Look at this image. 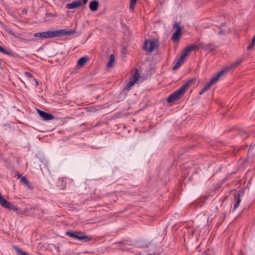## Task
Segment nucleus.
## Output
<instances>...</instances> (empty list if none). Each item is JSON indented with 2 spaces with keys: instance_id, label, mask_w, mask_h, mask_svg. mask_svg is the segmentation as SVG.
I'll return each instance as SVG.
<instances>
[{
  "instance_id": "nucleus-27",
  "label": "nucleus",
  "mask_w": 255,
  "mask_h": 255,
  "mask_svg": "<svg viewBox=\"0 0 255 255\" xmlns=\"http://www.w3.org/2000/svg\"><path fill=\"white\" fill-rule=\"evenodd\" d=\"M58 182H61L62 185H63L64 186H65L66 185V183L64 181V178H59L58 180Z\"/></svg>"
},
{
  "instance_id": "nucleus-10",
  "label": "nucleus",
  "mask_w": 255,
  "mask_h": 255,
  "mask_svg": "<svg viewBox=\"0 0 255 255\" xmlns=\"http://www.w3.org/2000/svg\"><path fill=\"white\" fill-rule=\"evenodd\" d=\"M181 35V31L175 30V31L173 33L171 39L174 42H178L180 40Z\"/></svg>"
},
{
  "instance_id": "nucleus-18",
  "label": "nucleus",
  "mask_w": 255,
  "mask_h": 255,
  "mask_svg": "<svg viewBox=\"0 0 255 255\" xmlns=\"http://www.w3.org/2000/svg\"><path fill=\"white\" fill-rule=\"evenodd\" d=\"M13 249L18 253V254L19 255H29L26 252L23 251L19 247H17L16 246H13Z\"/></svg>"
},
{
  "instance_id": "nucleus-28",
  "label": "nucleus",
  "mask_w": 255,
  "mask_h": 255,
  "mask_svg": "<svg viewBox=\"0 0 255 255\" xmlns=\"http://www.w3.org/2000/svg\"><path fill=\"white\" fill-rule=\"evenodd\" d=\"M25 75L29 77V78H33V75L32 74H31L30 73L28 72H25L24 73Z\"/></svg>"
},
{
  "instance_id": "nucleus-25",
  "label": "nucleus",
  "mask_w": 255,
  "mask_h": 255,
  "mask_svg": "<svg viewBox=\"0 0 255 255\" xmlns=\"http://www.w3.org/2000/svg\"><path fill=\"white\" fill-rule=\"evenodd\" d=\"M174 28L176 29V30H178V31H181V28L180 27V24L178 22H175L173 26Z\"/></svg>"
},
{
  "instance_id": "nucleus-5",
  "label": "nucleus",
  "mask_w": 255,
  "mask_h": 255,
  "mask_svg": "<svg viewBox=\"0 0 255 255\" xmlns=\"http://www.w3.org/2000/svg\"><path fill=\"white\" fill-rule=\"evenodd\" d=\"M159 45L158 40L152 38L145 41L144 45L143 46V49L152 52L155 48H157Z\"/></svg>"
},
{
  "instance_id": "nucleus-15",
  "label": "nucleus",
  "mask_w": 255,
  "mask_h": 255,
  "mask_svg": "<svg viewBox=\"0 0 255 255\" xmlns=\"http://www.w3.org/2000/svg\"><path fill=\"white\" fill-rule=\"evenodd\" d=\"M115 60V58L114 55L113 54H111V55L110 56V59L107 64V67L110 68L113 67L114 65Z\"/></svg>"
},
{
  "instance_id": "nucleus-29",
  "label": "nucleus",
  "mask_w": 255,
  "mask_h": 255,
  "mask_svg": "<svg viewBox=\"0 0 255 255\" xmlns=\"http://www.w3.org/2000/svg\"><path fill=\"white\" fill-rule=\"evenodd\" d=\"M46 16L47 17H50V16L53 17V16H54V15L52 13H50V12H47L46 14Z\"/></svg>"
},
{
  "instance_id": "nucleus-12",
  "label": "nucleus",
  "mask_w": 255,
  "mask_h": 255,
  "mask_svg": "<svg viewBox=\"0 0 255 255\" xmlns=\"http://www.w3.org/2000/svg\"><path fill=\"white\" fill-rule=\"evenodd\" d=\"M89 60V57L84 56L80 58L77 61V66L80 67H83L86 63Z\"/></svg>"
},
{
  "instance_id": "nucleus-8",
  "label": "nucleus",
  "mask_w": 255,
  "mask_h": 255,
  "mask_svg": "<svg viewBox=\"0 0 255 255\" xmlns=\"http://www.w3.org/2000/svg\"><path fill=\"white\" fill-rule=\"evenodd\" d=\"M242 61V60H237L232 63L228 67L222 69L221 71H224V74L225 73L229 72L230 69L238 67L241 63Z\"/></svg>"
},
{
  "instance_id": "nucleus-6",
  "label": "nucleus",
  "mask_w": 255,
  "mask_h": 255,
  "mask_svg": "<svg viewBox=\"0 0 255 255\" xmlns=\"http://www.w3.org/2000/svg\"><path fill=\"white\" fill-rule=\"evenodd\" d=\"M199 46L200 49L206 50L209 52H212L214 51L216 49L215 45L214 43H205L203 42H199Z\"/></svg>"
},
{
  "instance_id": "nucleus-2",
  "label": "nucleus",
  "mask_w": 255,
  "mask_h": 255,
  "mask_svg": "<svg viewBox=\"0 0 255 255\" xmlns=\"http://www.w3.org/2000/svg\"><path fill=\"white\" fill-rule=\"evenodd\" d=\"M75 30H67L65 29H60L56 31H45L46 38H52L63 35H70L73 34Z\"/></svg>"
},
{
  "instance_id": "nucleus-22",
  "label": "nucleus",
  "mask_w": 255,
  "mask_h": 255,
  "mask_svg": "<svg viewBox=\"0 0 255 255\" xmlns=\"http://www.w3.org/2000/svg\"><path fill=\"white\" fill-rule=\"evenodd\" d=\"M190 51L191 50L188 46L184 50L183 53L181 54V56L185 58L186 57L189 55Z\"/></svg>"
},
{
  "instance_id": "nucleus-16",
  "label": "nucleus",
  "mask_w": 255,
  "mask_h": 255,
  "mask_svg": "<svg viewBox=\"0 0 255 255\" xmlns=\"http://www.w3.org/2000/svg\"><path fill=\"white\" fill-rule=\"evenodd\" d=\"M239 134L243 139H245L249 136V132L245 129H241Z\"/></svg>"
},
{
  "instance_id": "nucleus-20",
  "label": "nucleus",
  "mask_w": 255,
  "mask_h": 255,
  "mask_svg": "<svg viewBox=\"0 0 255 255\" xmlns=\"http://www.w3.org/2000/svg\"><path fill=\"white\" fill-rule=\"evenodd\" d=\"M34 36L42 38H46L45 31L37 32L34 34Z\"/></svg>"
},
{
  "instance_id": "nucleus-31",
  "label": "nucleus",
  "mask_w": 255,
  "mask_h": 255,
  "mask_svg": "<svg viewBox=\"0 0 255 255\" xmlns=\"http://www.w3.org/2000/svg\"><path fill=\"white\" fill-rule=\"evenodd\" d=\"M33 81L35 82V85H36V86H38V85H39V82H38V81L36 79H33Z\"/></svg>"
},
{
  "instance_id": "nucleus-13",
  "label": "nucleus",
  "mask_w": 255,
  "mask_h": 255,
  "mask_svg": "<svg viewBox=\"0 0 255 255\" xmlns=\"http://www.w3.org/2000/svg\"><path fill=\"white\" fill-rule=\"evenodd\" d=\"M185 59V58L184 57H183V56H182L181 55L180 58L178 59V61L176 62L175 64L173 67L172 69L173 70H175L179 68L182 65V64L183 63Z\"/></svg>"
},
{
  "instance_id": "nucleus-17",
  "label": "nucleus",
  "mask_w": 255,
  "mask_h": 255,
  "mask_svg": "<svg viewBox=\"0 0 255 255\" xmlns=\"http://www.w3.org/2000/svg\"><path fill=\"white\" fill-rule=\"evenodd\" d=\"M241 201L240 193H239L238 194L237 197L236 198V202L234 206L233 211L235 210L239 206Z\"/></svg>"
},
{
  "instance_id": "nucleus-4",
  "label": "nucleus",
  "mask_w": 255,
  "mask_h": 255,
  "mask_svg": "<svg viewBox=\"0 0 255 255\" xmlns=\"http://www.w3.org/2000/svg\"><path fill=\"white\" fill-rule=\"evenodd\" d=\"M223 71H220L212 79L201 89L199 94L202 95L208 90L212 86L214 85L218 81L220 78L223 75Z\"/></svg>"
},
{
  "instance_id": "nucleus-24",
  "label": "nucleus",
  "mask_w": 255,
  "mask_h": 255,
  "mask_svg": "<svg viewBox=\"0 0 255 255\" xmlns=\"http://www.w3.org/2000/svg\"><path fill=\"white\" fill-rule=\"evenodd\" d=\"M188 47H189L191 51L200 49V46H199V42L198 43V44H193L188 46Z\"/></svg>"
},
{
  "instance_id": "nucleus-33",
  "label": "nucleus",
  "mask_w": 255,
  "mask_h": 255,
  "mask_svg": "<svg viewBox=\"0 0 255 255\" xmlns=\"http://www.w3.org/2000/svg\"><path fill=\"white\" fill-rule=\"evenodd\" d=\"M207 198H208V197H207L206 196L205 197V199H207Z\"/></svg>"
},
{
  "instance_id": "nucleus-3",
  "label": "nucleus",
  "mask_w": 255,
  "mask_h": 255,
  "mask_svg": "<svg viewBox=\"0 0 255 255\" xmlns=\"http://www.w3.org/2000/svg\"><path fill=\"white\" fill-rule=\"evenodd\" d=\"M66 235L77 240L85 241V242H87L92 240L91 237L85 235L81 232H72V231H68L66 232Z\"/></svg>"
},
{
  "instance_id": "nucleus-21",
  "label": "nucleus",
  "mask_w": 255,
  "mask_h": 255,
  "mask_svg": "<svg viewBox=\"0 0 255 255\" xmlns=\"http://www.w3.org/2000/svg\"><path fill=\"white\" fill-rule=\"evenodd\" d=\"M0 52L9 55L10 56H14V54L12 52L6 51L1 46H0Z\"/></svg>"
},
{
  "instance_id": "nucleus-23",
  "label": "nucleus",
  "mask_w": 255,
  "mask_h": 255,
  "mask_svg": "<svg viewBox=\"0 0 255 255\" xmlns=\"http://www.w3.org/2000/svg\"><path fill=\"white\" fill-rule=\"evenodd\" d=\"M137 0H130L129 3V9L133 11L134 10V6L136 4Z\"/></svg>"
},
{
  "instance_id": "nucleus-14",
  "label": "nucleus",
  "mask_w": 255,
  "mask_h": 255,
  "mask_svg": "<svg viewBox=\"0 0 255 255\" xmlns=\"http://www.w3.org/2000/svg\"><path fill=\"white\" fill-rule=\"evenodd\" d=\"M18 178H20V181L26 187H27V188H28L29 189H32V186L30 185L29 182L28 181V180L25 176L21 177V175H19Z\"/></svg>"
},
{
  "instance_id": "nucleus-19",
  "label": "nucleus",
  "mask_w": 255,
  "mask_h": 255,
  "mask_svg": "<svg viewBox=\"0 0 255 255\" xmlns=\"http://www.w3.org/2000/svg\"><path fill=\"white\" fill-rule=\"evenodd\" d=\"M139 77V71L137 69H136L135 70L134 73L133 75L131 78L132 79H133L134 81H137Z\"/></svg>"
},
{
  "instance_id": "nucleus-30",
  "label": "nucleus",
  "mask_w": 255,
  "mask_h": 255,
  "mask_svg": "<svg viewBox=\"0 0 255 255\" xmlns=\"http://www.w3.org/2000/svg\"><path fill=\"white\" fill-rule=\"evenodd\" d=\"M219 34L220 35H225V30H220L219 31Z\"/></svg>"
},
{
  "instance_id": "nucleus-7",
  "label": "nucleus",
  "mask_w": 255,
  "mask_h": 255,
  "mask_svg": "<svg viewBox=\"0 0 255 255\" xmlns=\"http://www.w3.org/2000/svg\"><path fill=\"white\" fill-rule=\"evenodd\" d=\"M37 111L39 115L44 121H49L54 118V116L50 114L46 113L39 109H37Z\"/></svg>"
},
{
  "instance_id": "nucleus-11",
  "label": "nucleus",
  "mask_w": 255,
  "mask_h": 255,
  "mask_svg": "<svg viewBox=\"0 0 255 255\" xmlns=\"http://www.w3.org/2000/svg\"><path fill=\"white\" fill-rule=\"evenodd\" d=\"M99 3L97 0H92L89 3V8L91 11H96L99 7Z\"/></svg>"
},
{
  "instance_id": "nucleus-26",
  "label": "nucleus",
  "mask_w": 255,
  "mask_h": 255,
  "mask_svg": "<svg viewBox=\"0 0 255 255\" xmlns=\"http://www.w3.org/2000/svg\"><path fill=\"white\" fill-rule=\"evenodd\" d=\"M136 82V81H134L133 79L131 78L130 80V81L128 83V84L127 85V88H129L131 86L133 85V84Z\"/></svg>"
},
{
  "instance_id": "nucleus-9",
  "label": "nucleus",
  "mask_w": 255,
  "mask_h": 255,
  "mask_svg": "<svg viewBox=\"0 0 255 255\" xmlns=\"http://www.w3.org/2000/svg\"><path fill=\"white\" fill-rule=\"evenodd\" d=\"M82 5L83 3L82 0H79L78 1H75L71 3L66 4V8L68 9H74L81 6Z\"/></svg>"
},
{
  "instance_id": "nucleus-1",
  "label": "nucleus",
  "mask_w": 255,
  "mask_h": 255,
  "mask_svg": "<svg viewBox=\"0 0 255 255\" xmlns=\"http://www.w3.org/2000/svg\"><path fill=\"white\" fill-rule=\"evenodd\" d=\"M193 82L192 79L187 81L182 85L178 90L172 93L167 98V102L171 103L177 100L181 96H183L185 93L187 89L189 87L191 84Z\"/></svg>"
},
{
  "instance_id": "nucleus-32",
  "label": "nucleus",
  "mask_w": 255,
  "mask_h": 255,
  "mask_svg": "<svg viewBox=\"0 0 255 255\" xmlns=\"http://www.w3.org/2000/svg\"><path fill=\"white\" fill-rule=\"evenodd\" d=\"M88 0H83L82 1V3H83V4H86L87 2H88Z\"/></svg>"
}]
</instances>
